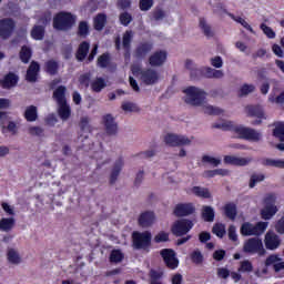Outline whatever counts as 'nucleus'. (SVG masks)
I'll list each match as a JSON object with an SVG mask.
<instances>
[{
  "label": "nucleus",
  "instance_id": "1",
  "mask_svg": "<svg viewBox=\"0 0 284 284\" xmlns=\"http://www.w3.org/2000/svg\"><path fill=\"white\" fill-rule=\"evenodd\" d=\"M184 101L187 105L202 106L204 114H223V110L219 106H212L205 103L207 93L203 89L189 87L184 90Z\"/></svg>",
  "mask_w": 284,
  "mask_h": 284
},
{
  "label": "nucleus",
  "instance_id": "2",
  "mask_svg": "<svg viewBox=\"0 0 284 284\" xmlns=\"http://www.w3.org/2000/svg\"><path fill=\"white\" fill-rule=\"evenodd\" d=\"M213 128L223 130L224 132H234L239 139H245L246 141H258L263 136L261 132L244 125H239L230 120H222L214 123Z\"/></svg>",
  "mask_w": 284,
  "mask_h": 284
},
{
  "label": "nucleus",
  "instance_id": "3",
  "mask_svg": "<svg viewBox=\"0 0 284 284\" xmlns=\"http://www.w3.org/2000/svg\"><path fill=\"white\" fill-rule=\"evenodd\" d=\"M131 70L144 85H156L161 81V73L153 67L141 69L139 65H132Z\"/></svg>",
  "mask_w": 284,
  "mask_h": 284
},
{
  "label": "nucleus",
  "instance_id": "4",
  "mask_svg": "<svg viewBox=\"0 0 284 284\" xmlns=\"http://www.w3.org/2000/svg\"><path fill=\"white\" fill-rule=\"evenodd\" d=\"M277 212L278 206H276V195H266L264 197L263 207L261 210V217L264 221H270Z\"/></svg>",
  "mask_w": 284,
  "mask_h": 284
},
{
  "label": "nucleus",
  "instance_id": "5",
  "mask_svg": "<svg viewBox=\"0 0 284 284\" xmlns=\"http://www.w3.org/2000/svg\"><path fill=\"white\" fill-rule=\"evenodd\" d=\"M74 23H77V17L72 16V13L60 12L53 18V28L55 30H70Z\"/></svg>",
  "mask_w": 284,
  "mask_h": 284
},
{
  "label": "nucleus",
  "instance_id": "6",
  "mask_svg": "<svg viewBox=\"0 0 284 284\" xmlns=\"http://www.w3.org/2000/svg\"><path fill=\"white\" fill-rule=\"evenodd\" d=\"M267 222H257L255 225L250 222H244L240 229L242 236H261L267 230Z\"/></svg>",
  "mask_w": 284,
  "mask_h": 284
},
{
  "label": "nucleus",
  "instance_id": "7",
  "mask_svg": "<svg viewBox=\"0 0 284 284\" xmlns=\"http://www.w3.org/2000/svg\"><path fill=\"white\" fill-rule=\"evenodd\" d=\"M0 128H2L3 134H11V136L19 134V122L12 121V118L6 112H0Z\"/></svg>",
  "mask_w": 284,
  "mask_h": 284
},
{
  "label": "nucleus",
  "instance_id": "8",
  "mask_svg": "<svg viewBox=\"0 0 284 284\" xmlns=\"http://www.w3.org/2000/svg\"><path fill=\"white\" fill-rule=\"evenodd\" d=\"M243 251L246 254L265 255V247H263V241L258 237H251L244 242Z\"/></svg>",
  "mask_w": 284,
  "mask_h": 284
},
{
  "label": "nucleus",
  "instance_id": "9",
  "mask_svg": "<svg viewBox=\"0 0 284 284\" xmlns=\"http://www.w3.org/2000/svg\"><path fill=\"white\" fill-rule=\"evenodd\" d=\"M133 245L136 250H144V247H149L152 241V233L146 232H133L132 234Z\"/></svg>",
  "mask_w": 284,
  "mask_h": 284
},
{
  "label": "nucleus",
  "instance_id": "10",
  "mask_svg": "<svg viewBox=\"0 0 284 284\" xmlns=\"http://www.w3.org/2000/svg\"><path fill=\"white\" fill-rule=\"evenodd\" d=\"M164 143L171 148H181L183 145H191L192 139L185 135H176L169 133L164 136Z\"/></svg>",
  "mask_w": 284,
  "mask_h": 284
},
{
  "label": "nucleus",
  "instance_id": "11",
  "mask_svg": "<svg viewBox=\"0 0 284 284\" xmlns=\"http://www.w3.org/2000/svg\"><path fill=\"white\" fill-rule=\"evenodd\" d=\"M14 28H17V22H14L12 18L1 19L0 20L1 39H10V37H12V32H14Z\"/></svg>",
  "mask_w": 284,
  "mask_h": 284
},
{
  "label": "nucleus",
  "instance_id": "12",
  "mask_svg": "<svg viewBox=\"0 0 284 284\" xmlns=\"http://www.w3.org/2000/svg\"><path fill=\"white\" fill-rule=\"evenodd\" d=\"M160 255L162 256L166 267L169 270H176L179 267V258H176V253L171 248H163L160 251Z\"/></svg>",
  "mask_w": 284,
  "mask_h": 284
},
{
  "label": "nucleus",
  "instance_id": "13",
  "mask_svg": "<svg viewBox=\"0 0 284 284\" xmlns=\"http://www.w3.org/2000/svg\"><path fill=\"white\" fill-rule=\"evenodd\" d=\"M194 227V223L190 220L176 221L172 226V232L175 236H183Z\"/></svg>",
  "mask_w": 284,
  "mask_h": 284
},
{
  "label": "nucleus",
  "instance_id": "14",
  "mask_svg": "<svg viewBox=\"0 0 284 284\" xmlns=\"http://www.w3.org/2000/svg\"><path fill=\"white\" fill-rule=\"evenodd\" d=\"M151 68H161L165 61H168V51L158 50L154 51L148 59Z\"/></svg>",
  "mask_w": 284,
  "mask_h": 284
},
{
  "label": "nucleus",
  "instance_id": "15",
  "mask_svg": "<svg viewBox=\"0 0 284 284\" xmlns=\"http://www.w3.org/2000/svg\"><path fill=\"white\" fill-rule=\"evenodd\" d=\"M102 125H104V130L110 136H113L119 132V124H116L112 114H105L102 116Z\"/></svg>",
  "mask_w": 284,
  "mask_h": 284
},
{
  "label": "nucleus",
  "instance_id": "16",
  "mask_svg": "<svg viewBox=\"0 0 284 284\" xmlns=\"http://www.w3.org/2000/svg\"><path fill=\"white\" fill-rule=\"evenodd\" d=\"M264 244L266 250H278L281 247V237L273 231H268L264 237Z\"/></svg>",
  "mask_w": 284,
  "mask_h": 284
},
{
  "label": "nucleus",
  "instance_id": "17",
  "mask_svg": "<svg viewBox=\"0 0 284 284\" xmlns=\"http://www.w3.org/2000/svg\"><path fill=\"white\" fill-rule=\"evenodd\" d=\"M124 164H125V162L121 158L114 162L113 169H112L111 175H110V184L111 185H114L116 183V181L119 180V175L121 174V170H123Z\"/></svg>",
  "mask_w": 284,
  "mask_h": 284
},
{
  "label": "nucleus",
  "instance_id": "18",
  "mask_svg": "<svg viewBox=\"0 0 284 284\" xmlns=\"http://www.w3.org/2000/svg\"><path fill=\"white\" fill-rule=\"evenodd\" d=\"M174 214L175 216H190V214H194V204H178L174 209Z\"/></svg>",
  "mask_w": 284,
  "mask_h": 284
},
{
  "label": "nucleus",
  "instance_id": "19",
  "mask_svg": "<svg viewBox=\"0 0 284 284\" xmlns=\"http://www.w3.org/2000/svg\"><path fill=\"white\" fill-rule=\"evenodd\" d=\"M266 267H270V265H273L274 272L278 273L282 270H284V262L283 258H281L278 255H271L265 261Z\"/></svg>",
  "mask_w": 284,
  "mask_h": 284
},
{
  "label": "nucleus",
  "instance_id": "20",
  "mask_svg": "<svg viewBox=\"0 0 284 284\" xmlns=\"http://www.w3.org/2000/svg\"><path fill=\"white\" fill-rule=\"evenodd\" d=\"M245 114H247V116H255L260 120L267 119V116H265V110L261 105L245 106Z\"/></svg>",
  "mask_w": 284,
  "mask_h": 284
},
{
  "label": "nucleus",
  "instance_id": "21",
  "mask_svg": "<svg viewBox=\"0 0 284 284\" xmlns=\"http://www.w3.org/2000/svg\"><path fill=\"white\" fill-rule=\"evenodd\" d=\"M185 68L190 71L191 78L193 79H201L203 77V68H197L194 61L186 60Z\"/></svg>",
  "mask_w": 284,
  "mask_h": 284
},
{
  "label": "nucleus",
  "instance_id": "22",
  "mask_svg": "<svg viewBox=\"0 0 284 284\" xmlns=\"http://www.w3.org/2000/svg\"><path fill=\"white\" fill-rule=\"evenodd\" d=\"M202 72L205 79H223V77H225L223 70H216L210 67H202Z\"/></svg>",
  "mask_w": 284,
  "mask_h": 284
},
{
  "label": "nucleus",
  "instance_id": "23",
  "mask_svg": "<svg viewBox=\"0 0 284 284\" xmlns=\"http://www.w3.org/2000/svg\"><path fill=\"white\" fill-rule=\"evenodd\" d=\"M154 213L152 212H144L139 217V224L141 227H150V225L154 224Z\"/></svg>",
  "mask_w": 284,
  "mask_h": 284
},
{
  "label": "nucleus",
  "instance_id": "24",
  "mask_svg": "<svg viewBox=\"0 0 284 284\" xmlns=\"http://www.w3.org/2000/svg\"><path fill=\"white\" fill-rule=\"evenodd\" d=\"M2 88L10 89L14 88L19 83V77L14 73H8L4 79L0 82Z\"/></svg>",
  "mask_w": 284,
  "mask_h": 284
},
{
  "label": "nucleus",
  "instance_id": "25",
  "mask_svg": "<svg viewBox=\"0 0 284 284\" xmlns=\"http://www.w3.org/2000/svg\"><path fill=\"white\" fill-rule=\"evenodd\" d=\"M262 165L265 168H277L280 170H284V160L283 159H263Z\"/></svg>",
  "mask_w": 284,
  "mask_h": 284
},
{
  "label": "nucleus",
  "instance_id": "26",
  "mask_svg": "<svg viewBox=\"0 0 284 284\" xmlns=\"http://www.w3.org/2000/svg\"><path fill=\"white\" fill-rule=\"evenodd\" d=\"M7 261L10 263V265H19L21 263V255L19 254V251L14 248H8Z\"/></svg>",
  "mask_w": 284,
  "mask_h": 284
},
{
  "label": "nucleus",
  "instance_id": "27",
  "mask_svg": "<svg viewBox=\"0 0 284 284\" xmlns=\"http://www.w3.org/2000/svg\"><path fill=\"white\" fill-rule=\"evenodd\" d=\"M39 63L32 62L27 71V81H29L30 83H34L39 74Z\"/></svg>",
  "mask_w": 284,
  "mask_h": 284
},
{
  "label": "nucleus",
  "instance_id": "28",
  "mask_svg": "<svg viewBox=\"0 0 284 284\" xmlns=\"http://www.w3.org/2000/svg\"><path fill=\"white\" fill-rule=\"evenodd\" d=\"M14 223V217H2L0 220V232H12Z\"/></svg>",
  "mask_w": 284,
  "mask_h": 284
},
{
  "label": "nucleus",
  "instance_id": "29",
  "mask_svg": "<svg viewBox=\"0 0 284 284\" xmlns=\"http://www.w3.org/2000/svg\"><path fill=\"white\" fill-rule=\"evenodd\" d=\"M225 14H227V17H230L233 21H235V23H240V26L244 27L245 30H248V32H252V34L255 33L252 26H250V23H247L246 20L243 19L242 17H236L233 13L227 11H225Z\"/></svg>",
  "mask_w": 284,
  "mask_h": 284
},
{
  "label": "nucleus",
  "instance_id": "30",
  "mask_svg": "<svg viewBox=\"0 0 284 284\" xmlns=\"http://www.w3.org/2000/svg\"><path fill=\"white\" fill-rule=\"evenodd\" d=\"M190 192L191 194H194L200 199H210L212 196V194L210 193V190H207L206 187L193 186L191 187Z\"/></svg>",
  "mask_w": 284,
  "mask_h": 284
},
{
  "label": "nucleus",
  "instance_id": "31",
  "mask_svg": "<svg viewBox=\"0 0 284 284\" xmlns=\"http://www.w3.org/2000/svg\"><path fill=\"white\" fill-rule=\"evenodd\" d=\"M38 116H39V113H38L37 106L34 105L27 106L24 111V119H27V121L34 122L37 121Z\"/></svg>",
  "mask_w": 284,
  "mask_h": 284
},
{
  "label": "nucleus",
  "instance_id": "32",
  "mask_svg": "<svg viewBox=\"0 0 284 284\" xmlns=\"http://www.w3.org/2000/svg\"><path fill=\"white\" fill-rule=\"evenodd\" d=\"M255 90H256V87L254 84L244 83L237 90V95L239 97H247V95L252 94L253 92H255Z\"/></svg>",
  "mask_w": 284,
  "mask_h": 284
},
{
  "label": "nucleus",
  "instance_id": "33",
  "mask_svg": "<svg viewBox=\"0 0 284 284\" xmlns=\"http://www.w3.org/2000/svg\"><path fill=\"white\" fill-rule=\"evenodd\" d=\"M88 52H90V44L88 42H82L78 48V53H77L78 61H83V59L88 57Z\"/></svg>",
  "mask_w": 284,
  "mask_h": 284
},
{
  "label": "nucleus",
  "instance_id": "34",
  "mask_svg": "<svg viewBox=\"0 0 284 284\" xmlns=\"http://www.w3.org/2000/svg\"><path fill=\"white\" fill-rule=\"evenodd\" d=\"M45 34V29L43 26H34L31 30V37L36 41H41Z\"/></svg>",
  "mask_w": 284,
  "mask_h": 284
},
{
  "label": "nucleus",
  "instance_id": "35",
  "mask_svg": "<svg viewBox=\"0 0 284 284\" xmlns=\"http://www.w3.org/2000/svg\"><path fill=\"white\" fill-rule=\"evenodd\" d=\"M253 271L254 265L252 264V262H250V260H244L240 262V267L237 268V272H240L241 274H250V272Z\"/></svg>",
  "mask_w": 284,
  "mask_h": 284
},
{
  "label": "nucleus",
  "instance_id": "36",
  "mask_svg": "<svg viewBox=\"0 0 284 284\" xmlns=\"http://www.w3.org/2000/svg\"><path fill=\"white\" fill-rule=\"evenodd\" d=\"M106 85L108 83L103 78H97L91 82V89L93 92H101V90H103Z\"/></svg>",
  "mask_w": 284,
  "mask_h": 284
},
{
  "label": "nucleus",
  "instance_id": "37",
  "mask_svg": "<svg viewBox=\"0 0 284 284\" xmlns=\"http://www.w3.org/2000/svg\"><path fill=\"white\" fill-rule=\"evenodd\" d=\"M53 98L59 104L65 103V87L61 85L53 92Z\"/></svg>",
  "mask_w": 284,
  "mask_h": 284
},
{
  "label": "nucleus",
  "instance_id": "38",
  "mask_svg": "<svg viewBox=\"0 0 284 284\" xmlns=\"http://www.w3.org/2000/svg\"><path fill=\"white\" fill-rule=\"evenodd\" d=\"M105 21L106 17L103 13H99L94 20H93V26L95 30H103L105 28Z\"/></svg>",
  "mask_w": 284,
  "mask_h": 284
},
{
  "label": "nucleus",
  "instance_id": "39",
  "mask_svg": "<svg viewBox=\"0 0 284 284\" xmlns=\"http://www.w3.org/2000/svg\"><path fill=\"white\" fill-rule=\"evenodd\" d=\"M202 217L204 219V221L212 223V221H214V209L212 206H203Z\"/></svg>",
  "mask_w": 284,
  "mask_h": 284
},
{
  "label": "nucleus",
  "instance_id": "40",
  "mask_svg": "<svg viewBox=\"0 0 284 284\" xmlns=\"http://www.w3.org/2000/svg\"><path fill=\"white\" fill-rule=\"evenodd\" d=\"M224 212L227 219H231V221H234L236 219V204L229 203L224 206Z\"/></svg>",
  "mask_w": 284,
  "mask_h": 284
},
{
  "label": "nucleus",
  "instance_id": "41",
  "mask_svg": "<svg viewBox=\"0 0 284 284\" xmlns=\"http://www.w3.org/2000/svg\"><path fill=\"white\" fill-rule=\"evenodd\" d=\"M190 258L194 265H203V253L200 250H195L190 254Z\"/></svg>",
  "mask_w": 284,
  "mask_h": 284
},
{
  "label": "nucleus",
  "instance_id": "42",
  "mask_svg": "<svg viewBox=\"0 0 284 284\" xmlns=\"http://www.w3.org/2000/svg\"><path fill=\"white\" fill-rule=\"evenodd\" d=\"M59 105L60 119H62V121H68V119H70V106L65 102Z\"/></svg>",
  "mask_w": 284,
  "mask_h": 284
},
{
  "label": "nucleus",
  "instance_id": "43",
  "mask_svg": "<svg viewBox=\"0 0 284 284\" xmlns=\"http://www.w3.org/2000/svg\"><path fill=\"white\" fill-rule=\"evenodd\" d=\"M125 258V255L121 250H113L110 254V262L111 263H121Z\"/></svg>",
  "mask_w": 284,
  "mask_h": 284
},
{
  "label": "nucleus",
  "instance_id": "44",
  "mask_svg": "<svg viewBox=\"0 0 284 284\" xmlns=\"http://www.w3.org/2000/svg\"><path fill=\"white\" fill-rule=\"evenodd\" d=\"M203 163H209V165H212L213 168H219L221 165V158H214L212 155H204L202 158Z\"/></svg>",
  "mask_w": 284,
  "mask_h": 284
},
{
  "label": "nucleus",
  "instance_id": "45",
  "mask_svg": "<svg viewBox=\"0 0 284 284\" xmlns=\"http://www.w3.org/2000/svg\"><path fill=\"white\" fill-rule=\"evenodd\" d=\"M273 134L276 136V139H280V141H284V122H278L275 124Z\"/></svg>",
  "mask_w": 284,
  "mask_h": 284
},
{
  "label": "nucleus",
  "instance_id": "46",
  "mask_svg": "<svg viewBox=\"0 0 284 284\" xmlns=\"http://www.w3.org/2000/svg\"><path fill=\"white\" fill-rule=\"evenodd\" d=\"M200 28H201L202 32L205 34V37H214V32L212 31V27H210V24H207L205 19L200 20Z\"/></svg>",
  "mask_w": 284,
  "mask_h": 284
},
{
  "label": "nucleus",
  "instance_id": "47",
  "mask_svg": "<svg viewBox=\"0 0 284 284\" xmlns=\"http://www.w3.org/2000/svg\"><path fill=\"white\" fill-rule=\"evenodd\" d=\"M32 57V51L28 47H22L20 51V59L22 63H28Z\"/></svg>",
  "mask_w": 284,
  "mask_h": 284
},
{
  "label": "nucleus",
  "instance_id": "48",
  "mask_svg": "<svg viewBox=\"0 0 284 284\" xmlns=\"http://www.w3.org/2000/svg\"><path fill=\"white\" fill-rule=\"evenodd\" d=\"M268 101H270V103H276L277 105H283L284 91H282L277 97L271 93L268 97Z\"/></svg>",
  "mask_w": 284,
  "mask_h": 284
},
{
  "label": "nucleus",
  "instance_id": "49",
  "mask_svg": "<svg viewBox=\"0 0 284 284\" xmlns=\"http://www.w3.org/2000/svg\"><path fill=\"white\" fill-rule=\"evenodd\" d=\"M261 30L263 31V33L268 38V39H275L276 38V32H274V30L270 27H267V24L262 23L260 26Z\"/></svg>",
  "mask_w": 284,
  "mask_h": 284
},
{
  "label": "nucleus",
  "instance_id": "50",
  "mask_svg": "<svg viewBox=\"0 0 284 284\" xmlns=\"http://www.w3.org/2000/svg\"><path fill=\"white\" fill-rule=\"evenodd\" d=\"M149 52H152V44L144 43L138 49L136 54L138 57H145Z\"/></svg>",
  "mask_w": 284,
  "mask_h": 284
},
{
  "label": "nucleus",
  "instance_id": "51",
  "mask_svg": "<svg viewBox=\"0 0 284 284\" xmlns=\"http://www.w3.org/2000/svg\"><path fill=\"white\" fill-rule=\"evenodd\" d=\"M262 181H265L264 174H253L250 180V187H255L256 183H262Z\"/></svg>",
  "mask_w": 284,
  "mask_h": 284
},
{
  "label": "nucleus",
  "instance_id": "52",
  "mask_svg": "<svg viewBox=\"0 0 284 284\" xmlns=\"http://www.w3.org/2000/svg\"><path fill=\"white\" fill-rule=\"evenodd\" d=\"M28 134L31 136H43V128L41 126H29Z\"/></svg>",
  "mask_w": 284,
  "mask_h": 284
},
{
  "label": "nucleus",
  "instance_id": "53",
  "mask_svg": "<svg viewBox=\"0 0 284 284\" xmlns=\"http://www.w3.org/2000/svg\"><path fill=\"white\" fill-rule=\"evenodd\" d=\"M213 234H215L220 239H223V236H225V225H223V224H215L213 226Z\"/></svg>",
  "mask_w": 284,
  "mask_h": 284
},
{
  "label": "nucleus",
  "instance_id": "54",
  "mask_svg": "<svg viewBox=\"0 0 284 284\" xmlns=\"http://www.w3.org/2000/svg\"><path fill=\"white\" fill-rule=\"evenodd\" d=\"M132 37H134V33L132 31H126L123 34L122 45L123 48H130V43L132 42Z\"/></svg>",
  "mask_w": 284,
  "mask_h": 284
},
{
  "label": "nucleus",
  "instance_id": "55",
  "mask_svg": "<svg viewBox=\"0 0 284 284\" xmlns=\"http://www.w3.org/2000/svg\"><path fill=\"white\" fill-rule=\"evenodd\" d=\"M89 30H90V27L88 26V22L82 21V22L79 23L78 34L80 37H88Z\"/></svg>",
  "mask_w": 284,
  "mask_h": 284
},
{
  "label": "nucleus",
  "instance_id": "56",
  "mask_svg": "<svg viewBox=\"0 0 284 284\" xmlns=\"http://www.w3.org/2000/svg\"><path fill=\"white\" fill-rule=\"evenodd\" d=\"M122 110L124 112H139V106L132 102L122 103Z\"/></svg>",
  "mask_w": 284,
  "mask_h": 284
},
{
  "label": "nucleus",
  "instance_id": "57",
  "mask_svg": "<svg viewBox=\"0 0 284 284\" xmlns=\"http://www.w3.org/2000/svg\"><path fill=\"white\" fill-rule=\"evenodd\" d=\"M170 240V234L161 231L160 233H158L155 236H154V242L155 243H165L166 241Z\"/></svg>",
  "mask_w": 284,
  "mask_h": 284
},
{
  "label": "nucleus",
  "instance_id": "58",
  "mask_svg": "<svg viewBox=\"0 0 284 284\" xmlns=\"http://www.w3.org/2000/svg\"><path fill=\"white\" fill-rule=\"evenodd\" d=\"M154 6V0H140V10L148 12Z\"/></svg>",
  "mask_w": 284,
  "mask_h": 284
},
{
  "label": "nucleus",
  "instance_id": "59",
  "mask_svg": "<svg viewBox=\"0 0 284 284\" xmlns=\"http://www.w3.org/2000/svg\"><path fill=\"white\" fill-rule=\"evenodd\" d=\"M210 63L213 68L221 69L223 68V58L215 55L210 59Z\"/></svg>",
  "mask_w": 284,
  "mask_h": 284
},
{
  "label": "nucleus",
  "instance_id": "60",
  "mask_svg": "<svg viewBox=\"0 0 284 284\" xmlns=\"http://www.w3.org/2000/svg\"><path fill=\"white\" fill-rule=\"evenodd\" d=\"M57 70H59V64L55 61L50 60L47 62V72L49 74H54Z\"/></svg>",
  "mask_w": 284,
  "mask_h": 284
},
{
  "label": "nucleus",
  "instance_id": "61",
  "mask_svg": "<svg viewBox=\"0 0 284 284\" xmlns=\"http://www.w3.org/2000/svg\"><path fill=\"white\" fill-rule=\"evenodd\" d=\"M120 22L122 23V26H130V23L132 22V16L128 12H123L120 16Z\"/></svg>",
  "mask_w": 284,
  "mask_h": 284
},
{
  "label": "nucleus",
  "instance_id": "62",
  "mask_svg": "<svg viewBox=\"0 0 284 284\" xmlns=\"http://www.w3.org/2000/svg\"><path fill=\"white\" fill-rule=\"evenodd\" d=\"M250 163H252V158L236 156L235 159V165H239V166L250 165Z\"/></svg>",
  "mask_w": 284,
  "mask_h": 284
},
{
  "label": "nucleus",
  "instance_id": "63",
  "mask_svg": "<svg viewBox=\"0 0 284 284\" xmlns=\"http://www.w3.org/2000/svg\"><path fill=\"white\" fill-rule=\"evenodd\" d=\"M216 274L220 278H230V270L225 268V267H219L216 270Z\"/></svg>",
  "mask_w": 284,
  "mask_h": 284
},
{
  "label": "nucleus",
  "instance_id": "64",
  "mask_svg": "<svg viewBox=\"0 0 284 284\" xmlns=\"http://www.w3.org/2000/svg\"><path fill=\"white\" fill-rule=\"evenodd\" d=\"M275 231L278 234H284V216L277 221V223L275 224Z\"/></svg>",
  "mask_w": 284,
  "mask_h": 284
}]
</instances>
